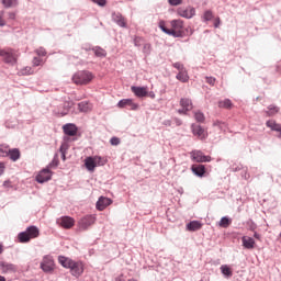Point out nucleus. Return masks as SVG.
<instances>
[{
  "mask_svg": "<svg viewBox=\"0 0 281 281\" xmlns=\"http://www.w3.org/2000/svg\"><path fill=\"white\" fill-rule=\"evenodd\" d=\"M58 260H59V265H61L64 269H70V273L71 276H74V278H80V276L85 273V266L82 265L81 261H75L72 259H69L63 256H60Z\"/></svg>",
  "mask_w": 281,
  "mask_h": 281,
  "instance_id": "obj_1",
  "label": "nucleus"
},
{
  "mask_svg": "<svg viewBox=\"0 0 281 281\" xmlns=\"http://www.w3.org/2000/svg\"><path fill=\"white\" fill-rule=\"evenodd\" d=\"M38 227L36 226H29L25 232H22L18 235L20 243H30L32 238H38L40 236Z\"/></svg>",
  "mask_w": 281,
  "mask_h": 281,
  "instance_id": "obj_2",
  "label": "nucleus"
},
{
  "mask_svg": "<svg viewBox=\"0 0 281 281\" xmlns=\"http://www.w3.org/2000/svg\"><path fill=\"white\" fill-rule=\"evenodd\" d=\"M93 80V75L87 70H81L72 76L75 85H89Z\"/></svg>",
  "mask_w": 281,
  "mask_h": 281,
  "instance_id": "obj_3",
  "label": "nucleus"
},
{
  "mask_svg": "<svg viewBox=\"0 0 281 281\" xmlns=\"http://www.w3.org/2000/svg\"><path fill=\"white\" fill-rule=\"evenodd\" d=\"M1 56L3 57V63H5V65H10L11 67H14V65H16V58H19V55H16V52H14V49H4Z\"/></svg>",
  "mask_w": 281,
  "mask_h": 281,
  "instance_id": "obj_4",
  "label": "nucleus"
},
{
  "mask_svg": "<svg viewBox=\"0 0 281 281\" xmlns=\"http://www.w3.org/2000/svg\"><path fill=\"white\" fill-rule=\"evenodd\" d=\"M85 166L87 170L93 172L97 166H104V162H102V157L100 156L87 157L85 160Z\"/></svg>",
  "mask_w": 281,
  "mask_h": 281,
  "instance_id": "obj_5",
  "label": "nucleus"
},
{
  "mask_svg": "<svg viewBox=\"0 0 281 281\" xmlns=\"http://www.w3.org/2000/svg\"><path fill=\"white\" fill-rule=\"evenodd\" d=\"M191 158L193 161H196V164H207L212 161V157L203 155L201 150L191 151Z\"/></svg>",
  "mask_w": 281,
  "mask_h": 281,
  "instance_id": "obj_6",
  "label": "nucleus"
},
{
  "mask_svg": "<svg viewBox=\"0 0 281 281\" xmlns=\"http://www.w3.org/2000/svg\"><path fill=\"white\" fill-rule=\"evenodd\" d=\"M177 14L178 16H182V19H192L196 14V10L192 7H179Z\"/></svg>",
  "mask_w": 281,
  "mask_h": 281,
  "instance_id": "obj_7",
  "label": "nucleus"
},
{
  "mask_svg": "<svg viewBox=\"0 0 281 281\" xmlns=\"http://www.w3.org/2000/svg\"><path fill=\"white\" fill-rule=\"evenodd\" d=\"M159 27L161 32H164L165 34H168V36H173V38H183V32L175 31L166 27V22L164 21L159 22Z\"/></svg>",
  "mask_w": 281,
  "mask_h": 281,
  "instance_id": "obj_8",
  "label": "nucleus"
},
{
  "mask_svg": "<svg viewBox=\"0 0 281 281\" xmlns=\"http://www.w3.org/2000/svg\"><path fill=\"white\" fill-rule=\"evenodd\" d=\"M56 223L60 225V227H64V229H71V227L76 225V220L70 216H61L57 218Z\"/></svg>",
  "mask_w": 281,
  "mask_h": 281,
  "instance_id": "obj_9",
  "label": "nucleus"
},
{
  "mask_svg": "<svg viewBox=\"0 0 281 281\" xmlns=\"http://www.w3.org/2000/svg\"><path fill=\"white\" fill-rule=\"evenodd\" d=\"M74 108V101L71 100H66L61 108H59L57 111L55 110V113H57V115H61V117H65V115L69 114V111H71V109Z\"/></svg>",
  "mask_w": 281,
  "mask_h": 281,
  "instance_id": "obj_10",
  "label": "nucleus"
},
{
  "mask_svg": "<svg viewBox=\"0 0 281 281\" xmlns=\"http://www.w3.org/2000/svg\"><path fill=\"white\" fill-rule=\"evenodd\" d=\"M52 179V170L49 168L42 169L36 176L37 183H47Z\"/></svg>",
  "mask_w": 281,
  "mask_h": 281,
  "instance_id": "obj_11",
  "label": "nucleus"
},
{
  "mask_svg": "<svg viewBox=\"0 0 281 281\" xmlns=\"http://www.w3.org/2000/svg\"><path fill=\"white\" fill-rule=\"evenodd\" d=\"M93 223H95V216L87 215L79 221V229H82L85 232L86 229H89V227H91Z\"/></svg>",
  "mask_w": 281,
  "mask_h": 281,
  "instance_id": "obj_12",
  "label": "nucleus"
},
{
  "mask_svg": "<svg viewBox=\"0 0 281 281\" xmlns=\"http://www.w3.org/2000/svg\"><path fill=\"white\" fill-rule=\"evenodd\" d=\"M41 269L45 273H52L54 271V260L49 257H44L43 261L41 262Z\"/></svg>",
  "mask_w": 281,
  "mask_h": 281,
  "instance_id": "obj_13",
  "label": "nucleus"
},
{
  "mask_svg": "<svg viewBox=\"0 0 281 281\" xmlns=\"http://www.w3.org/2000/svg\"><path fill=\"white\" fill-rule=\"evenodd\" d=\"M119 109H130V111L137 110V104H135L132 99H122L117 103Z\"/></svg>",
  "mask_w": 281,
  "mask_h": 281,
  "instance_id": "obj_14",
  "label": "nucleus"
},
{
  "mask_svg": "<svg viewBox=\"0 0 281 281\" xmlns=\"http://www.w3.org/2000/svg\"><path fill=\"white\" fill-rule=\"evenodd\" d=\"M111 203H113V200L106 196H100L97 201V210H99V212H102L103 210H106V207H109Z\"/></svg>",
  "mask_w": 281,
  "mask_h": 281,
  "instance_id": "obj_15",
  "label": "nucleus"
},
{
  "mask_svg": "<svg viewBox=\"0 0 281 281\" xmlns=\"http://www.w3.org/2000/svg\"><path fill=\"white\" fill-rule=\"evenodd\" d=\"M65 135H68V137H75V135L78 134V127L76 124L67 123L63 126Z\"/></svg>",
  "mask_w": 281,
  "mask_h": 281,
  "instance_id": "obj_16",
  "label": "nucleus"
},
{
  "mask_svg": "<svg viewBox=\"0 0 281 281\" xmlns=\"http://www.w3.org/2000/svg\"><path fill=\"white\" fill-rule=\"evenodd\" d=\"M0 269H1L2 273H12V272L16 271V266H14L13 263H10V262L0 261Z\"/></svg>",
  "mask_w": 281,
  "mask_h": 281,
  "instance_id": "obj_17",
  "label": "nucleus"
},
{
  "mask_svg": "<svg viewBox=\"0 0 281 281\" xmlns=\"http://www.w3.org/2000/svg\"><path fill=\"white\" fill-rule=\"evenodd\" d=\"M191 128L195 137H200V139H205V130L201 125L192 124Z\"/></svg>",
  "mask_w": 281,
  "mask_h": 281,
  "instance_id": "obj_18",
  "label": "nucleus"
},
{
  "mask_svg": "<svg viewBox=\"0 0 281 281\" xmlns=\"http://www.w3.org/2000/svg\"><path fill=\"white\" fill-rule=\"evenodd\" d=\"M112 21L119 25V27H126V20L122 16V13H112Z\"/></svg>",
  "mask_w": 281,
  "mask_h": 281,
  "instance_id": "obj_19",
  "label": "nucleus"
},
{
  "mask_svg": "<svg viewBox=\"0 0 281 281\" xmlns=\"http://www.w3.org/2000/svg\"><path fill=\"white\" fill-rule=\"evenodd\" d=\"M131 89L136 95V98H146V95H148V90H146V88L144 87L133 86Z\"/></svg>",
  "mask_w": 281,
  "mask_h": 281,
  "instance_id": "obj_20",
  "label": "nucleus"
},
{
  "mask_svg": "<svg viewBox=\"0 0 281 281\" xmlns=\"http://www.w3.org/2000/svg\"><path fill=\"white\" fill-rule=\"evenodd\" d=\"M7 157H9L11 161H19V159H21V150H19V148L9 149Z\"/></svg>",
  "mask_w": 281,
  "mask_h": 281,
  "instance_id": "obj_21",
  "label": "nucleus"
},
{
  "mask_svg": "<svg viewBox=\"0 0 281 281\" xmlns=\"http://www.w3.org/2000/svg\"><path fill=\"white\" fill-rule=\"evenodd\" d=\"M241 241H243V246L245 247V249H254V247L256 245V240L249 236H244L241 238Z\"/></svg>",
  "mask_w": 281,
  "mask_h": 281,
  "instance_id": "obj_22",
  "label": "nucleus"
},
{
  "mask_svg": "<svg viewBox=\"0 0 281 281\" xmlns=\"http://www.w3.org/2000/svg\"><path fill=\"white\" fill-rule=\"evenodd\" d=\"M191 170L195 177H203L205 175V166L204 165H193Z\"/></svg>",
  "mask_w": 281,
  "mask_h": 281,
  "instance_id": "obj_23",
  "label": "nucleus"
},
{
  "mask_svg": "<svg viewBox=\"0 0 281 281\" xmlns=\"http://www.w3.org/2000/svg\"><path fill=\"white\" fill-rule=\"evenodd\" d=\"M202 224L199 221H192L187 224V229L188 232H199L201 229Z\"/></svg>",
  "mask_w": 281,
  "mask_h": 281,
  "instance_id": "obj_24",
  "label": "nucleus"
},
{
  "mask_svg": "<svg viewBox=\"0 0 281 281\" xmlns=\"http://www.w3.org/2000/svg\"><path fill=\"white\" fill-rule=\"evenodd\" d=\"M266 126L271 131L280 133L278 137H281V124L276 123V121H267Z\"/></svg>",
  "mask_w": 281,
  "mask_h": 281,
  "instance_id": "obj_25",
  "label": "nucleus"
},
{
  "mask_svg": "<svg viewBox=\"0 0 281 281\" xmlns=\"http://www.w3.org/2000/svg\"><path fill=\"white\" fill-rule=\"evenodd\" d=\"M180 106H182V109H184L186 111H192V100L188 98H182L180 100Z\"/></svg>",
  "mask_w": 281,
  "mask_h": 281,
  "instance_id": "obj_26",
  "label": "nucleus"
},
{
  "mask_svg": "<svg viewBox=\"0 0 281 281\" xmlns=\"http://www.w3.org/2000/svg\"><path fill=\"white\" fill-rule=\"evenodd\" d=\"M220 269L224 278H232L234 276V272H232V268L227 265H222Z\"/></svg>",
  "mask_w": 281,
  "mask_h": 281,
  "instance_id": "obj_27",
  "label": "nucleus"
},
{
  "mask_svg": "<svg viewBox=\"0 0 281 281\" xmlns=\"http://www.w3.org/2000/svg\"><path fill=\"white\" fill-rule=\"evenodd\" d=\"M171 30H175V32H181L183 30V21L182 20H172L171 21Z\"/></svg>",
  "mask_w": 281,
  "mask_h": 281,
  "instance_id": "obj_28",
  "label": "nucleus"
},
{
  "mask_svg": "<svg viewBox=\"0 0 281 281\" xmlns=\"http://www.w3.org/2000/svg\"><path fill=\"white\" fill-rule=\"evenodd\" d=\"M3 8H16L19 5V0H1Z\"/></svg>",
  "mask_w": 281,
  "mask_h": 281,
  "instance_id": "obj_29",
  "label": "nucleus"
},
{
  "mask_svg": "<svg viewBox=\"0 0 281 281\" xmlns=\"http://www.w3.org/2000/svg\"><path fill=\"white\" fill-rule=\"evenodd\" d=\"M176 78L180 82H188L190 80V76H188V72L186 70L179 71Z\"/></svg>",
  "mask_w": 281,
  "mask_h": 281,
  "instance_id": "obj_30",
  "label": "nucleus"
},
{
  "mask_svg": "<svg viewBox=\"0 0 281 281\" xmlns=\"http://www.w3.org/2000/svg\"><path fill=\"white\" fill-rule=\"evenodd\" d=\"M78 109L81 113H88V111H91V108L89 106V102L87 101L79 102Z\"/></svg>",
  "mask_w": 281,
  "mask_h": 281,
  "instance_id": "obj_31",
  "label": "nucleus"
},
{
  "mask_svg": "<svg viewBox=\"0 0 281 281\" xmlns=\"http://www.w3.org/2000/svg\"><path fill=\"white\" fill-rule=\"evenodd\" d=\"M93 52H94L95 56H98L99 58H104V56H106V50H104L100 46L94 47Z\"/></svg>",
  "mask_w": 281,
  "mask_h": 281,
  "instance_id": "obj_32",
  "label": "nucleus"
},
{
  "mask_svg": "<svg viewBox=\"0 0 281 281\" xmlns=\"http://www.w3.org/2000/svg\"><path fill=\"white\" fill-rule=\"evenodd\" d=\"M280 111V108L276 105H269L268 111L266 112L269 117H272V115H276Z\"/></svg>",
  "mask_w": 281,
  "mask_h": 281,
  "instance_id": "obj_33",
  "label": "nucleus"
},
{
  "mask_svg": "<svg viewBox=\"0 0 281 281\" xmlns=\"http://www.w3.org/2000/svg\"><path fill=\"white\" fill-rule=\"evenodd\" d=\"M218 106L222 109H232V100L225 99L224 101H220Z\"/></svg>",
  "mask_w": 281,
  "mask_h": 281,
  "instance_id": "obj_34",
  "label": "nucleus"
},
{
  "mask_svg": "<svg viewBox=\"0 0 281 281\" xmlns=\"http://www.w3.org/2000/svg\"><path fill=\"white\" fill-rule=\"evenodd\" d=\"M194 117L198 122H205V114L201 111L194 112Z\"/></svg>",
  "mask_w": 281,
  "mask_h": 281,
  "instance_id": "obj_35",
  "label": "nucleus"
},
{
  "mask_svg": "<svg viewBox=\"0 0 281 281\" xmlns=\"http://www.w3.org/2000/svg\"><path fill=\"white\" fill-rule=\"evenodd\" d=\"M229 223H232V221L227 216H224L220 221V226L221 227H229Z\"/></svg>",
  "mask_w": 281,
  "mask_h": 281,
  "instance_id": "obj_36",
  "label": "nucleus"
},
{
  "mask_svg": "<svg viewBox=\"0 0 281 281\" xmlns=\"http://www.w3.org/2000/svg\"><path fill=\"white\" fill-rule=\"evenodd\" d=\"M58 155H55L53 160L49 162V165L47 166V168H58Z\"/></svg>",
  "mask_w": 281,
  "mask_h": 281,
  "instance_id": "obj_37",
  "label": "nucleus"
},
{
  "mask_svg": "<svg viewBox=\"0 0 281 281\" xmlns=\"http://www.w3.org/2000/svg\"><path fill=\"white\" fill-rule=\"evenodd\" d=\"M212 19H214L212 11L211 10L205 11L203 15V20L207 22V21H212Z\"/></svg>",
  "mask_w": 281,
  "mask_h": 281,
  "instance_id": "obj_38",
  "label": "nucleus"
},
{
  "mask_svg": "<svg viewBox=\"0 0 281 281\" xmlns=\"http://www.w3.org/2000/svg\"><path fill=\"white\" fill-rule=\"evenodd\" d=\"M172 67H175V69H178V71H184L186 67H183V64L177 61L172 64Z\"/></svg>",
  "mask_w": 281,
  "mask_h": 281,
  "instance_id": "obj_39",
  "label": "nucleus"
},
{
  "mask_svg": "<svg viewBox=\"0 0 281 281\" xmlns=\"http://www.w3.org/2000/svg\"><path fill=\"white\" fill-rule=\"evenodd\" d=\"M150 49H151L150 44H144L143 53H144L146 56H149V55H150Z\"/></svg>",
  "mask_w": 281,
  "mask_h": 281,
  "instance_id": "obj_40",
  "label": "nucleus"
},
{
  "mask_svg": "<svg viewBox=\"0 0 281 281\" xmlns=\"http://www.w3.org/2000/svg\"><path fill=\"white\" fill-rule=\"evenodd\" d=\"M59 153H61V159H63V161H65V159H67V149H65V146H60V148H59Z\"/></svg>",
  "mask_w": 281,
  "mask_h": 281,
  "instance_id": "obj_41",
  "label": "nucleus"
},
{
  "mask_svg": "<svg viewBox=\"0 0 281 281\" xmlns=\"http://www.w3.org/2000/svg\"><path fill=\"white\" fill-rule=\"evenodd\" d=\"M142 43H144V40L142 37L134 38L135 47H142Z\"/></svg>",
  "mask_w": 281,
  "mask_h": 281,
  "instance_id": "obj_42",
  "label": "nucleus"
},
{
  "mask_svg": "<svg viewBox=\"0 0 281 281\" xmlns=\"http://www.w3.org/2000/svg\"><path fill=\"white\" fill-rule=\"evenodd\" d=\"M92 3H97V5H100L101 8H104L106 5V0H91Z\"/></svg>",
  "mask_w": 281,
  "mask_h": 281,
  "instance_id": "obj_43",
  "label": "nucleus"
},
{
  "mask_svg": "<svg viewBox=\"0 0 281 281\" xmlns=\"http://www.w3.org/2000/svg\"><path fill=\"white\" fill-rule=\"evenodd\" d=\"M35 52L37 56H47V52L43 47L37 48Z\"/></svg>",
  "mask_w": 281,
  "mask_h": 281,
  "instance_id": "obj_44",
  "label": "nucleus"
},
{
  "mask_svg": "<svg viewBox=\"0 0 281 281\" xmlns=\"http://www.w3.org/2000/svg\"><path fill=\"white\" fill-rule=\"evenodd\" d=\"M110 144L112 145V146H120V138H117V137H112L111 139H110Z\"/></svg>",
  "mask_w": 281,
  "mask_h": 281,
  "instance_id": "obj_45",
  "label": "nucleus"
},
{
  "mask_svg": "<svg viewBox=\"0 0 281 281\" xmlns=\"http://www.w3.org/2000/svg\"><path fill=\"white\" fill-rule=\"evenodd\" d=\"M206 82H207V85H211V87H214V85L216 82V78H214V77H206Z\"/></svg>",
  "mask_w": 281,
  "mask_h": 281,
  "instance_id": "obj_46",
  "label": "nucleus"
},
{
  "mask_svg": "<svg viewBox=\"0 0 281 281\" xmlns=\"http://www.w3.org/2000/svg\"><path fill=\"white\" fill-rule=\"evenodd\" d=\"M4 11H0V27H4L5 21H3Z\"/></svg>",
  "mask_w": 281,
  "mask_h": 281,
  "instance_id": "obj_47",
  "label": "nucleus"
},
{
  "mask_svg": "<svg viewBox=\"0 0 281 281\" xmlns=\"http://www.w3.org/2000/svg\"><path fill=\"white\" fill-rule=\"evenodd\" d=\"M170 5H181L182 0H168Z\"/></svg>",
  "mask_w": 281,
  "mask_h": 281,
  "instance_id": "obj_48",
  "label": "nucleus"
},
{
  "mask_svg": "<svg viewBox=\"0 0 281 281\" xmlns=\"http://www.w3.org/2000/svg\"><path fill=\"white\" fill-rule=\"evenodd\" d=\"M33 65H34V67H38V65H41V59L38 57H34Z\"/></svg>",
  "mask_w": 281,
  "mask_h": 281,
  "instance_id": "obj_49",
  "label": "nucleus"
},
{
  "mask_svg": "<svg viewBox=\"0 0 281 281\" xmlns=\"http://www.w3.org/2000/svg\"><path fill=\"white\" fill-rule=\"evenodd\" d=\"M3 172H5V164L0 162V177L3 175Z\"/></svg>",
  "mask_w": 281,
  "mask_h": 281,
  "instance_id": "obj_50",
  "label": "nucleus"
},
{
  "mask_svg": "<svg viewBox=\"0 0 281 281\" xmlns=\"http://www.w3.org/2000/svg\"><path fill=\"white\" fill-rule=\"evenodd\" d=\"M14 19H16V13H14V12H9V20H10V21H14Z\"/></svg>",
  "mask_w": 281,
  "mask_h": 281,
  "instance_id": "obj_51",
  "label": "nucleus"
},
{
  "mask_svg": "<svg viewBox=\"0 0 281 281\" xmlns=\"http://www.w3.org/2000/svg\"><path fill=\"white\" fill-rule=\"evenodd\" d=\"M243 166L232 167L233 172H240Z\"/></svg>",
  "mask_w": 281,
  "mask_h": 281,
  "instance_id": "obj_52",
  "label": "nucleus"
},
{
  "mask_svg": "<svg viewBox=\"0 0 281 281\" xmlns=\"http://www.w3.org/2000/svg\"><path fill=\"white\" fill-rule=\"evenodd\" d=\"M178 113H179L180 115H188V111H186L184 108L179 109V110H178Z\"/></svg>",
  "mask_w": 281,
  "mask_h": 281,
  "instance_id": "obj_53",
  "label": "nucleus"
},
{
  "mask_svg": "<svg viewBox=\"0 0 281 281\" xmlns=\"http://www.w3.org/2000/svg\"><path fill=\"white\" fill-rule=\"evenodd\" d=\"M218 25H221V19L217 18L215 23H214V27H218Z\"/></svg>",
  "mask_w": 281,
  "mask_h": 281,
  "instance_id": "obj_54",
  "label": "nucleus"
},
{
  "mask_svg": "<svg viewBox=\"0 0 281 281\" xmlns=\"http://www.w3.org/2000/svg\"><path fill=\"white\" fill-rule=\"evenodd\" d=\"M241 177H244L247 180V179H249V173H247V171H245V173H243Z\"/></svg>",
  "mask_w": 281,
  "mask_h": 281,
  "instance_id": "obj_55",
  "label": "nucleus"
},
{
  "mask_svg": "<svg viewBox=\"0 0 281 281\" xmlns=\"http://www.w3.org/2000/svg\"><path fill=\"white\" fill-rule=\"evenodd\" d=\"M8 186H10V180H5V181L3 182V187H4V188H8Z\"/></svg>",
  "mask_w": 281,
  "mask_h": 281,
  "instance_id": "obj_56",
  "label": "nucleus"
},
{
  "mask_svg": "<svg viewBox=\"0 0 281 281\" xmlns=\"http://www.w3.org/2000/svg\"><path fill=\"white\" fill-rule=\"evenodd\" d=\"M176 123H177V126H181V120L177 119Z\"/></svg>",
  "mask_w": 281,
  "mask_h": 281,
  "instance_id": "obj_57",
  "label": "nucleus"
},
{
  "mask_svg": "<svg viewBox=\"0 0 281 281\" xmlns=\"http://www.w3.org/2000/svg\"><path fill=\"white\" fill-rule=\"evenodd\" d=\"M214 126H221V121H216V122H214V124H213Z\"/></svg>",
  "mask_w": 281,
  "mask_h": 281,
  "instance_id": "obj_58",
  "label": "nucleus"
},
{
  "mask_svg": "<svg viewBox=\"0 0 281 281\" xmlns=\"http://www.w3.org/2000/svg\"><path fill=\"white\" fill-rule=\"evenodd\" d=\"M255 238H260V234H258V233H255Z\"/></svg>",
  "mask_w": 281,
  "mask_h": 281,
  "instance_id": "obj_59",
  "label": "nucleus"
},
{
  "mask_svg": "<svg viewBox=\"0 0 281 281\" xmlns=\"http://www.w3.org/2000/svg\"><path fill=\"white\" fill-rule=\"evenodd\" d=\"M0 254H3V246L0 244Z\"/></svg>",
  "mask_w": 281,
  "mask_h": 281,
  "instance_id": "obj_60",
  "label": "nucleus"
},
{
  "mask_svg": "<svg viewBox=\"0 0 281 281\" xmlns=\"http://www.w3.org/2000/svg\"><path fill=\"white\" fill-rule=\"evenodd\" d=\"M0 281H5V277L0 276Z\"/></svg>",
  "mask_w": 281,
  "mask_h": 281,
  "instance_id": "obj_61",
  "label": "nucleus"
},
{
  "mask_svg": "<svg viewBox=\"0 0 281 281\" xmlns=\"http://www.w3.org/2000/svg\"><path fill=\"white\" fill-rule=\"evenodd\" d=\"M3 52H4V49L0 48V56H2Z\"/></svg>",
  "mask_w": 281,
  "mask_h": 281,
  "instance_id": "obj_62",
  "label": "nucleus"
},
{
  "mask_svg": "<svg viewBox=\"0 0 281 281\" xmlns=\"http://www.w3.org/2000/svg\"><path fill=\"white\" fill-rule=\"evenodd\" d=\"M127 281H137V279H128Z\"/></svg>",
  "mask_w": 281,
  "mask_h": 281,
  "instance_id": "obj_63",
  "label": "nucleus"
},
{
  "mask_svg": "<svg viewBox=\"0 0 281 281\" xmlns=\"http://www.w3.org/2000/svg\"><path fill=\"white\" fill-rule=\"evenodd\" d=\"M151 95V98H155V93H153V94H150Z\"/></svg>",
  "mask_w": 281,
  "mask_h": 281,
  "instance_id": "obj_64",
  "label": "nucleus"
}]
</instances>
